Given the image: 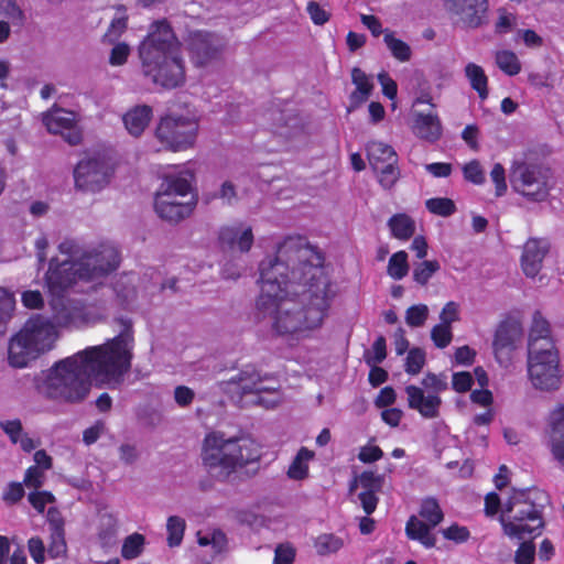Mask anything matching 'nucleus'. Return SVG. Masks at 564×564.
<instances>
[{
    "label": "nucleus",
    "mask_w": 564,
    "mask_h": 564,
    "mask_svg": "<svg viewBox=\"0 0 564 564\" xmlns=\"http://www.w3.org/2000/svg\"><path fill=\"white\" fill-rule=\"evenodd\" d=\"M15 300L12 293L0 288V323H6L12 315Z\"/></svg>",
    "instance_id": "nucleus-53"
},
{
    "label": "nucleus",
    "mask_w": 564,
    "mask_h": 564,
    "mask_svg": "<svg viewBox=\"0 0 564 564\" xmlns=\"http://www.w3.org/2000/svg\"><path fill=\"white\" fill-rule=\"evenodd\" d=\"M127 21L128 17L124 10L118 9L116 17L102 36V43L115 44L127 30Z\"/></svg>",
    "instance_id": "nucleus-39"
},
{
    "label": "nucleus",
    "mask_w": 564,
    "mask_h": 564,
    "mask_svg": "<svg viewBox=\"0 0 564 564\" xmlns=\"http://www.w3.org/2000/svg\"><path fill=\"white\" fill-rule=\"evenodd\" d=\"M47 517L51 532L48 554L51 555V557L56 558L66 552L64 522L62 518L57 514V512L52 509L48 510Z\"/></svg>",
    "instance_id": "nucleus-28"
},
{
    "label": "nucleus",
    "mask_w": 564,
    "mask_h": 564,
    "mask_svg": "<svg viewBox=\"0 0 564 564\" xmlns=\"http://www.w3.org/2000/svg\"><path fill=\"white\" fill-rule=\"evenodd\" d=\"M145 544V538L140 533L128 535L122 543L121 555L126 560H133L141 555Z\"/></svg>",
    "instance_id": "nucleus-41"
},
{
    "label": "nucleus",
    "mask_w": 564,
    "mask_h": 564,
    "mask_svg": "<svg viewBox=\"0 0 564 564\" xmlns=\"http://www.w3.org/2000/svg\"><path fill=\"white\" fill-rule=\"evenodd\" d=\"M429 317V307L425 304L410 306L405 312V322L411 327H421Z\"/></svg>",
    "instance_id": "nucleus-47"
},
{
    "label": "nucleus",
    "mask_w": 564,
    "mask_h": 564,
    "mask_svg": "<svg viewBox=\"0 0 564 564\" xmlns=\"http://www.w3.org/2000/svg\"><path fill=\"white\" fill-rule=\"evenodd\" d=\"M322 264V254L299 236L286 237L260 262L257 307L278 335L301 340L323 325L336 290Z\"/></svg>",
    "instance_id": "nucleus-1"
},
{
    "label": "nucleus",
    "mask_w": 564,
    "mask_h": 564,
    "mask_svg": "<svg viewBox=\"0 0 564 564\" xmlns=\"http://www.w3.org/2000/svg\"><path fill=\"white\" fill-rule=\"evenodd\" d=\"M547 252V245L543 240L530 239L523 246L521 267L527 276H535L542 267V261Z\"/></svg>",
    "instance_id": "nucleus-23"
},
{
    "label": "nucleus",
    "mask_w": 564,
    "mask_h": 564,
    "mask_svg": "<svg viewBox=\"0 0 564 564\" xmlns=\"http://www.w3.org/2000/svg\"><path fill=\"white\" fill-rule=\"evenodd\" d=\"M218 238L221 248L231 252L246 253L253 245L252 228L245 223L224 226L219 230Z\"/></svg>",
    "instance_id": "nucleus-20"
},
{
    "label": "nucleus",
    "mask_w": 564,
    "mask_h": 564,
    "mask_svg": "<svg viewBox=\"0 0 564 564\" xmlns=\"http://www.w3.org/2000/svg\"><path fill=\"white\" fill-rule=\"evenodd\" d=\"M260 456V445L247 436L226 438L220 432H212L204 440L203 462L220 477H228Z\"/></svg>",
    "instance_id": "nucleus-6"
},
{
    "label": "nucleus",
    "mask_w": 564,
    "mask_h": 564,
    "mask_svg": "<svg viewBox=\"0 0 564 564\" xmlns=\"http://www.w3.org/2000/svg\"><path fill=\"white\" fill-rule=\"evenodd\" d=\"M118 529L119 521L116 516L112 513H104L100 516L98 534L102 541L109 542L111 539H113L118 532Z\"/></svg>",
    "instance_id": "nucleus-46"
},
{
    "label": "nucleus",
    "mask_w": 564,
    "mask_h": 564,
    "mask_svg": "<svg viewBox=\"0 0 564 564\" xmlns=\"http://www.w3.org/2000/svg\"><path fill=\"white\" fill-rule=\"evenodd\" d=\"M550 449L554 459L564 466V405L551 414Z\"/></svg>",
    "instance_id": "nucleus-25"
},
{
    "label": "nucleus",
    "mask_w": 564,
    "mask_h": 564,
    "mask_svg": "<svg viewBox=\"0 0 564 564\" xmlns=\"http://www.w3.org/2000/svg\"><path fill=\"white\" fill-rule=\"evenodd\" d=\"M294 557L295 551L289 544H281L275 549L274 562L276 564H292Z\"/></svg>",
    "instance_id": "nucleus-64"
},
{
    "label": "nucleus",
    "mask_w": 564,
    "mask_h": 564,
    "mask_svg": "<svg viewBox=\"0 0 564 564\" xmlns=\"http://www.w3.org/2000/svg\"><path fill=\"white\" fill-rule=\"evenodd\" d=\"M412 129L416 137L430 142L438 140L442 135L440 118L433 113H415Z\"/></svg>",
    "instance_id": "nucleus-27"
},
{
    "label": "nucleus",
    "mask_w": 564,
    "mask_h": 564,
    "mask_svg": "<svg viewBox=\"0 0 564 564\" xmlns=\"http://www.w3.org/2000/svg\"><path fill=\"white\" fill-rule=\"evenodd\" d=\"M0 15L8 19L13 25H22L25 15L17 0H0Z\"/></svg>",
    "instance_id": "nucleus-43"
},
{
    "label": "nucleus",
    "mask_w": 564,
    "mask_h": 564,
    "mask_svg": "<svg viewBox=\"0 0 564 564\" xmlns=\"http://www.w3.org/2000/svg\"><path fill=\"white\" fill-rule=\"evenodd\" d=\"M194 172L187 166H176L163 175L155 195L158 216L170 223H178L192 215L197 199L193 194Z\"/></svg>",
    "instance_id": "nucleus-7"
},
{
    "label": "nucleus",
    "mask_w": 564,
    "mask_h": 564,
    "mask_svg": "<svg viewBox=\"0 0 564 564\" xmlns=\"http://www.w3.org/2000/svg\"><path fill=\"white\" fill-rule=\"evenodd\" d=\"M24 496V489L20 482H11L3 492V500L9 505H14Z\"/></svg>",
    "instance_id": "nucleus-63"
},
{
    "label": "nucleus",
    "mask_w": 564,
    "mask_h": 564,
    "mask_svg": "<svg viewBox=\"0 0 564 564\" xmlns=\"http://www.w3.org/2000/svg\"><path fill=\"white\" fill-rule=\"evenodd\" d=\"M528 376L534 389L554 391L560 388V358L556 348H531L528 351Z\"/></svg>",
    "instance_id": "nucleus-11"
},
{
    "label": "nucleus",
    "mask_w": 564,
    "mask_h": 564,
    "mask_svg": "<svg viewBox=\"0 0 564 564\" xmlns=\"http://www.w3.org/2000/svg\"><path fill=\"white\" fill-rule=\"evenodd\" d=\"M410 265L408 261V253L403 250L394 252L389 261L387 267V274L395 280H402L409 273Z\"/></svg>",
    "instance_id": "nucleus-35"
},
{
    "label": "nucleus",
    "mask_w": 564,
    "mask_h": 564,
    "mask_svg": "<svg viewBox=\"0 0 564 564\" xmlns=\"http://www.w3.org/2000/svg\"><path fill=\"white\" fill-rule=\"evenodd\" d=\"M137 280L135 274L127 273L122 274L115 283L113 291L121 304L129 305L137 295L134 282Z\"/></svg>",
    "instance_id": "nucleus-34"
},
{
    "label": "nucleus",
    "mask_w": 564,
    "mask_h": 564,
    "mask_svg": "<svg viewBox=\"0 0 564 564\" xmlns=\"http://www.w3.org/2000/svg\"><path fill=\"white\" fill-rule=\"evenodd\" d=\"M58 250L67 259H52L46 273V285L54 296H62L79 281L93 282L107 276L120 263L118 249L111 243L86 247L75 239H65Z\"/></svg>",
    "instance_id": "nucleus-3"
},
{
    "label": "nucleus",
    "mask_w": 564,
    "mask_h": 564,
    "mask_svg": "<svg viewBox=\"0 0 564 564\" xmlns=\"http://www.w3.org/2000/svg\"><path fill=\"white\" fill-rule=\"evenodd\" d=\"M360 485L362 491L358 494V500L367 514H371L378 505V497L376 492L381 487V480L373 473L365 471L350 486V490Z\"/></svg>",
    "instance_id": "nucleus-22"
},
{
    "label": "nucleus",
    "mask_w": 564,
    "mask_h": 564,
    "mask_svg": "<svg viewBox=\"0 0 564 564\" xmlns=\"http://www.w3.org/2000/svg\"><path fill=\"white\" fill-rule=\"evenodd\" d=\"M197 542L199 546L208 549L207 555L210 560L224 552L227 545L226 535L220 530L199 531Z\"/></svg>",
    "instance_id": "nucleus-30"
},
{
    "label": "nucleus",
    "mask_w": 564,
    "mask_h": 564,
    "mask_svg": "<svg viewBox=\"0 0 564 564\" xmlns=\"http://www.w3.org/2000/svg\"><path fill=\"white\" fill-rule=\"evenodd\" d=\"M131 53L130 46L124 42H116L110 52L109 63L112 66H121L127 61Z\"/></svg>",
    "instance_id": "nucleus-54"
},
{
    "label": "nucleus",
    "mask_w": 564,
    "mask_h": 564,
    "mask_svg": "<svg viewBox=\"0 0 564 564\" xmlns=\"http://www.w3.org/2000/svg\"><path fill=\"white\" fill-rule=\"evenodd\" d=\"M388 226L391 235L399 240H408L415 231V223L406 214L393 215L389 219Z\"/></svg>",
    "instance_id": "nucleus-32"
},
{
    "label": "nucleus",
    "mask_w": 564,
    "mask_h": 564,
    "mask_svg": "<svg viewBox=\"0 0 564 564\" xmlns=\"http://www.w3.org/2000/svg\"><path fill=\"white\" fill-rule=\"evenodd\" d=\"M351 80L356 86V89L350 95V107L349 110L359 107L364 104L371 95L373 89V83L369 75L358 67H354L351 70Z\"/></svg>",
    "instance_id": "nucleus-29"
},
{
    "label": "nucleus",
    "mask_w": 564,
    "mask_h": 564,
    "mask_svg": "<svg viewBox=\"0 0 564 564\" xmlns=\"http://www.w3.org/2000/svg\"><path fill=\"white\" fill-rule=\"evenodd\" d=\"M460 306L454 301L447 302L440 313L441 324H446L451 327L452 323L459 319Z\"/></svg>",
    "instance_id": "nucleus-56"
},
{
    "label": "nucleus",
    "mask_w": 564,
    "mask_h": 564,
    "mask_svg": "<svg viewBox=\"0 0 564 564\" xmlns=\"http://www.w3.org/2000/svg\"><path fill=\"white\" fill-rule=\"evenodd\" d=\"M138 55L142 74L154 85L171 89L184 84L182 44L165 19L150 25L138 46Z\"/></svg>",
    "instance_id": "nucleus-4"
},
{
    "label": "nucleus",
    "mask_w": 564,
    "mask_h": 564,
    "mask_svg": "<svg viewBox=\"0 0 564 564\" xmlns=\"http://www.w3.org/2000/svg\"><path fill=\"white\" fill-rule=\"evenodd\" d=\"M496 65L508 76H514L521 70V63L512 51L501 50L495 54Z\"/></svg>",
    "instance_id": "nucleus-36"
},
{
    "label": "nucleus",
    "mask_w": 564,
    "mask_h": 564,
    "mask_svg": "<svg viewBox=\"0 0 564 564\" xmlns=\"http://www.w3.org/2000/svg\"><path fill=\"white\" fill-rule=\"evenodd\" d=\"M521 338V329L517 324H501L496 332L494 349L497 360L503 364L509 360L510 352Z\"/></svg>",
    "instance_id": "nucleus-21"
},
{
    "label": "nucleus",
    "mask_w": 564,
    "mask_h": 564,
    "mask_svg": "<svg viewBox=\"0 0 564 564\" xmlns=\"http://www.w3.org/2000/svg\"><path fill=\"white\" fill-rule=\"evenodd\" d=\"M464 74L469 82L470 87L478 94L481 100L488 97V77L484 68L473 62L465 65Z\"/></svg>",
    "instance_id": "nucleus-31"
},
{
    "label": "nucleus",
    "mask_w": 564,
    "mask_h": 564,
    "mask_svg": "<svg viewBox=\"0 0 564 564\" xmlns=\"http://www.w3.org/2000/svg\"><path fill=\"white\" fill-rule=\"evenodd\" d=\"M510 182L517 193L534 202L544 200L551 188L549 170L524 162L512 165Z\"/></svg>",
    "instance_id": "nucleus-13"
},
{
    "label": "nucleus",
    "mask_w": 564,
    "mask_h": 564,
    "mask_svg": "<svg viewBox=\"0 0 564 564\" xmlns=\"http://www.w3.org/2000/svg\"><path fill=\"white\" fill-rule=\"evenodd\" d=\"M421 520L416 516H411L405 525L406 536L419 541L422 545L430 549L436 543L432 529L440 524L444 513L435 498L427 497L423 499L420 508Z\"/></svg>",
    "instance_id": "nucleus-14"
},
{
    "label": "nucleus",
    "mask_w": 564,
    "mask_h": 564,
    "mask_svg": "<svg viewBox=\"0 0 564 564\" xmlns=\"http://www.w3.org/2000/svg\"><path fill=\"white\" fill-rule=\"evenodd\" d=\"M43 123L51 133L61 134L72 145L82 141L77 116L73 111L54 107L43 115Z\"/></svg>",
    "instance_id": "nucleus-18"
},
{
    "label": "nucleus",
    "mask_w": 564,
    "mask_h": 564,
    "mask_svg": "<svg viewBox=\"0 0 564 564\" xmlns=\"http://www.w3.org/2000/svg\"><path fill=\"white\" fill-rule=\"evenodd\" d=\"M383 456V452L380 447L376 445H366L360 448L358 454V459L362 463H373L381 459Z\"/></svg>",
    "instance_id": "nucleus-62"
},
{
    "label": "nucleus",
    "mask_w": 564,
    "mask_h": 564,
    "mask_svg": "<svg viewBox=\"0 0 564 564\" xmlns=\"http://www.w3.org/2000/svg\"><path fill=\"white\" fill-rule=\"evenodd\" d=\"M57 337V329L48 318L40 315L31 317L9 340V365L13 368H25L41 354L51 350Z\"/></svg>",
    "instance_id": "nucleus-8"
},
{
    "label": "nucleus",
    "mask_w": 564,
    "mask_h": 564,
    "mask_svg": "<svg viewBox=\"0 0 564 564\" xmlns=\"http://www.w3.org/2000/svg\"><path fill=\"white\" fill-rule=\"evenodd\" d=\"M464 177L476 185L485 183L486 176L480 163L477 160H473L464 165L463 167Z\"/></svg>",
    "instance_id": "nucleus-52"
},
{
    "label": "nucleus",
    "mask_w": 564,
    "mask_h": 564,
    "mask_svg": "<svg viewBox=\"0 0 564 564\" xmlns=\"http://www.w3.org/2000/svg\"><path fill=\"white\" fill-rule=\"evenodd\" d=\"M186 523L185 520L178 516H171L166 521V532H167V545L170 547L180 546L184 532H185Z\"/></svg>",
    "instance_id": "nucleus-40"
},
{
    "label": "nucleus",
    "mask_w": 564,
    "mask_h": 564,
    "mask_svg": "<svg viewBox=\"0 0 564 564\" xmlns=\"http://www.w3.org/2000/svg\"><path fill=\"white\" fill-rule=\"evenodd\" d=\"M28 549L31 557L39 564L45 560V547L43 541L39 536H33L28 541Z\"/></svg>",
    "instance_id": "nucleus-61"
},
{
    "label": "nucleus",
    "mask_w": 564,
    "mask_h": 564,
    "mask_svg": "<svg viewBox=\"0 0 564 564\" xmlns=\"http://www.w3.org/2000/svg\"><path fill=\"white\" fill-rule=\"evenodd\" d=\"M106 425L102 421L95 422L91 426L87 427L83 433V441L86 445L96 443L99 437L105 433Z\"/></svg>",
    "instance_id": "nucleus-60"
},
{
    "label": "nucleus",
    "mask_w": 564,
    "mask_h": 564,
    "mask_svg": "<svg viewBox=\"0 0 564 564\" xmlns=\"http://www.w3.org/2000/svg\"><path fill=\"white\" fill-rule=\"evenodd\" d=\"M431 338L438 348L447 347L453 338L452 327L446 324H437L431 330Z\"/></svg>",
    "instance_id": "nucleus-51"
},
{
    "label": "nucleus",
    "mask_w": 564,
    "mask_h": 564,
    "mask_svg": "<svg viewBox=\"0 0 564 564\" xmlns=\"http://www.w3.org/2000/svg\"><path fill=\"white\" fill-rule=\"evenodd\" d=\"M423 388L414 384L405 387L408 405L425 419H435L440 414L442 400L440 393L447 389L443 375L427 373L422 380Z\"/></svg>",
    "instance_id": "nucleus-12"
},
{
    "label": "nucleus",
    "mask_w": 564,
    "mask_h": 564,
    "mask_svg": "<svg viewBox=\"0 0 564 564\" xmlns=\"http://www.w3.org/2000/svg\"><path fill=\"white\" fill-rule=\"evenodd\" d=\"M344 546V540L332 533L318 535L314 541V547L318 555L326 556L338 552Z\"/></svg>",
    "instance_id": "nucleus-38"
},
{
    "label": "nucleus",
    "mask_w": 564,
    "mask_h": 564,
    "mask_svg": "<svg viewBox=\"0 0 564 564\" xmlns=\"http://www.w3.org/2000/svg\"><path fill=\"white\" fill-rule=\"evenodd\" d=\"M29 501L34 509L42 513L46 505L54 501V496L48 491H34L29 495Z\"/></svg>",
    "instance_id": "nucleus-59"
},
{
    "label": "nucleus",
    "mask_w": 564,
    "mask_h": 564,
    "mask_svg": "<svg viewBox=\"0 0 564 564\" xmlns=\"http://www.w3.org/2000/svg\"><path fill=\"white\" fill-rule=\"evenodd\" d=\"M383 41L392 56L398 61L408 62L411 58V47L402 40L397 39L392 31L384 30Z\"/></svg>",
    "instance_id": "nucleus-37"
},
{
    "label": "nucleus",
    "mask_w": 564,
    "mask_h": 564,
    "mask_svg": "<svg viewBox=\"0 0 564 564\" xmlns=\"http://www.w3.org/2000/svg\"><path fill=\"white\" fill-rule=\"evenodd\" d=\"M0 427L9 436L13 444H18L20 437L24 434L20 420H8L0 422Z\"/></svg>",
    "instance_id": "nucleus-57"
},
{
    "label": "nucleus",
    "mask_w": 564,
    "mask_h": 564,
    "mask_svg": "<svg viewBox=\"0 0 564 564\" xmlns=\"http://www.w3.org/2000/svg\"><path fill=\"white\" fill-rule=\"evenodd\" d=\"M425 206L430 213L442 217H448L456 210L454 202L446 197L430 198Z\"/></svg>",
    "instance_id": "nucleus-44"
},
{
    "label": "nucleus",
    "mask_w": 564,
    "mask_h": 564,
    "mask_svg": "<svg viewBox=\"0 0 564 564\" xmlns=\"http://www.w3.org/2000/svg\"><path fill=\"white\" fill-rule=\"evenodd\" d=\"M531 348L538 350L556 348L551 337L550 324L539 312L534 313L530 329L528 350Z\"/></svg>",
    "instance_id": "nucleus-26"
},
{
    "label": "nucleus",
    "mask_w": 564,
    "mask_h": 564,
    "mask_svg": "<svg viewBox=\"0 0 564 564\" xmlns=\"http://www.w3.org/2000/svg\"><path fill=\"white\" fill-rule=\"evenodd\" d=\"M386 356V339L380 336L375 340L371 349L365 352V360L367 365L373 366L382 362Z\"/></svg>",
    "instance_id": "nucleus-49"
},
{
    "label": "nucleus",
    "mask_w": 564,
    "mask_h": 564,
    "mask_svg": "<svg viewBox=\"0 0 564 564\" xmlns=\"http://www.w3.org/2000/svg\"><path fill=\"white\" fill-rule=\"evenodd\" d=\"M441 265L436 260H424L413 269V280L424 286L431 278L440 270Z\"/></svg>",
    "instance_id": "nucleus-42"
},
{
    "label": "nucleus",
    "mask_w": 564,
    "mask_h": 564,
    "mask_svg": "<svg viewBox=\"0 0 564 564\" xmlns=\"http://www.w3.org/2000/svg\"><path fill=\"white\" fill-rule=\"evenodd\" d=\"M199 118L194 108L172 110L162 117L155 129V139L165 150L186 151L195 145Z\"/></svg>",
    "instance_id": "nucleus-10"
},
{
    "label": "nucleus",
    "mask_w": 564,
    "mask_h": 564,
    "mask_svg": "<svg viewBox=\"0 0 564 564\" xmlns=\"http://www.w3.org/2000/svg\"><path fill=\"white\" fill-rule=\"evenodd\" d=\"M453 22L464 29H478L488 23L489 0H446Z\"/></svg>",
    "instance_id": "nucleus-16"
},
{
    "label": "nucleus",
    "mask_w": 564,
    "mask_h": 564,
    "mask_svg": "<svg viewBox=\"0 0 564 564\" xmlns=\"http://www.w3.org/2000/svg\"><path fill=\"white\" fill-rule=\"evenodd\" d=\"M152 117L153 110L150 106L137 105L122 116V122L130 135L139 138L148 128Z\"/></svg>",
    "instance_id": "nucleus-24"
},
{
    "label": "nucleus",
    "mask_w": 564,
    "mask_h": 564,
    "mask_svg": "<svg viewBox=\"0 0 564 564\" xmlns=\"http://www.w3.org/2000/svg\"><path fill=\"white\" fill-rule=\"evenodd\" d=\"M314 458V452L302 447L289 467L288 476L291 479L302 480L308 475V463Z\"/></svg>",
    "instance_id": "nucleus-33"
},
{
    "label": "nucleus",
    "mask_w": 564,
    "mask_h": 564,
    "mask_svg": "<svg viewBox=\"0 0 564 564\" xmlns=\"http://www.w3.org/2000/svg\"><path fill=\"white\" fill-rule=\"evenodd\" d=\"M491 181L496 187V196L500 197L507 192L506 172L500 163H496L490 172Z\"/></svg>",
    "instance_id": "nucleus-55"
},
{
    "label": "nucleus",
    "mask_w": 564,
    "mask_h": 564,
    "mask_svg": "<svg viewBox=\"0 0 564 564\" xmlns=\"http://www.w3.org/2000/svg\"><path fill=\"white\" fill-rule=\"evenodd\" d=\"M55 318L61 326H78L83 322L82 310L77 305L64 306Z\"/></svg>",
    "instance_id": "nucleus-45"
},
{
    "label": "nucleus",
    "mask_w": 564,
    "mask_h": 564,
    "mask_svg": "<svg viewBox=\"0 0 564 564\" xmlns=\"http://www.w3.org/2000/svg\"><path fill=\"white\" fill-rule=\"evenodd\" d=\"M134 338L130 325L102 345L90 346L50 368L37 383L43 395L67 402L84 400L90 379L99 387L119 388L129 373Z\"/></svg>",
    "instance_id": "nucleus-2"
},
{
    "label": "nucleus",
    "mask_w": 564,
    "mask_h": 564,
    "mask_svg": "<svg viewBox=\"0 0 564 564\" xmlns=\"http://www.w3.org/2000/svg\"><path fill=\"white\" fill-rule=\"evenodd\" d=\"M75 184L87 192L101 189L109 180V167L105 160L89 158L82 160L74 171Z\"/></svg>",
    "instance_id": "nucleus-17"
},
{
    "label": "nucleus",
    "mask_w": 564,
    "mask_h": 564,
    "mask_svg": "<svg viewBox=\"0 0 564 564\" xmlns=\"http://www.w3.org/2000/svg\"><path fill=\"white\" fill-rule=\"evenodd\" d=\"M221 390L232 399L240 400L243 395H254L253 403L273 408L281 401L280 382L275 376L262 372L249 365L236 376L220 383Z\"/></svg>",
    "instance_id": "nucleus-9"
},
{
    "label": "nucleus",
    "mask_w": 564,
    "mask_h": 564,
    "mask_svg": "<svg viewBox=\"0 0 564 564\" xmlns=\"http://www.w3.org/2000/svg\"><path fill=\"white\" fill-rule=\"evenodd\" d=\"M549 501L540 489L514 490L501 508L500 522L503 533L522 541L514 552L516 564H533L536 555L532 539L544 529L542 510Z\"/></svg>",
    "instance_id": "nucleus-5"
},
{
    "label": "nucleus",
    "mask_w": 564,
    "mask_h": 564,
    "mask_svg": "<svg viewBox=\"0 0 564 564\" xmlns=\"http://www.w3.org/2000/svg\"><path fill=\"white\" fill-rule=\"evenodd\" d=\"M441 533L445 540L452 541L456 544L465 543L470 538V531L468 528L458 523H453L449 527L442 529Z\"/></svg>",
    "instance_id": "nucleus-48"
},
{
    "label": "nucleus",
    "mask_w": 564,
    "mask_h": 564,
    "mask_svg": "<svg viewBox=\"0 0 564 564\" xmlns=\"http://www.w3.org/2000/svg\"><path fill=\"white\" fill-rule=\"evenodd\" d=\"M425 364V352L420 348H413L409 351L405 359V371L409 375H417Z\"/></svg>",
    "instance_id": "nucleus-50"
},
{
    "label": "nucleus",
    "mask_w": 564,
    "mask_h": 564,
    "mask_svg": "<svg viewBox=\"0 0 564 564\" xmlns=\"http://www.w3.org/2000/svg\"><path fill=\"white\" fill-rule=\"evenodd\" d=\"M367 158L381 187L391 189L400 178L398 155L393 148L381 141H371L367 144Z\"/></svg>",
    "instance_id": "nucleus-15"
},
{
    "label": "nucleus",
    "mask_w": 564,
    "mask_h": 564,
    "mask_svg": "<svg viewBox=\"0 0 564 564\" xmlns=\"http://www.w3.org/2000/svg\"><path fill=\"white\" fill-rule=\"evenodd\" d=\"M187 41L193 63L198 66L215 58L224 46V41L220 37L204 31L192 32Z\"/></svg>",
    "instance_id": "nucleus-19"
},
{
    "label": "nucleus",
    "mask_w": 564,
    "mask_h": 564,
    "mask_svg": "<svg viewBox=\"0 0 564 564\" xmlns=\"http://www.w3.org/2000/svg\"><path fill=\"white\" fill-rule=\"evenodd\" d=\"M44 469L40 467H29L24 475V485L29 488H40L43 486L45 480Z\"/></svg>",
    "instance_id": "nucleus-58"
}]
</instances>
